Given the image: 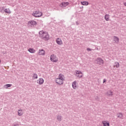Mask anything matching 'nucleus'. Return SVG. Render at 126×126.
<instances>
[{"instance_id": "19", "label": "nucleus", "mask_w": 126, "mask_h": 126, "mask_svg": "<svg viewBox=\"0 0 126 126\" xmlns=\"http://www.w3.org/2000/svg\"><path fill=\"white\" fill-rule=\"evenodd\" d=\"M113 67H116V68H118V67H120V63H119V62H115Z\"/></svg>"}, {"instance_id": "20", "label": "nucleus", "mask_w": 126, "mask_h": 126, "mask_svg": "<svg viewBox=\"0 0 126 126\" xmlns=\"http://www.w3.org/2000/svg\"><path fill=\"white\" fill-rule=\"evenodd\" d=\"M18 116H22V115H23V110L22 109H19L18 110Z\"/></svg>"}, {"instance_id": "13", "label": "nucleus", "mask_w": 126, "mask_h": 126, "mask_svg": "<svg viewBox=\"0 0 126 126\" xmlns=\"http://www.w3.org/2000/svg\"><path fill=\"white\" fill-rule=\"evenodd\" d=\"M56 43L58 44V45H60V46H62V45L63 44V40L60 38H58L56 39Z\"/></svg>"}, {"instance_id": "11", "label": "nucleus", "mask_w": 126, "mask_h": 126, "mask_svg": "<svg viewBox=\"0 0 126 126\" xmlns=\"http://www.w3.org/2000/svg\"><path fill=\"white\" fill-rule=\"evenodd\" d=\"M106 95L108 97H111V96H113V95H114V93L112 91V90H110L107 92Z\"/></svg>"}, {"instance_id": "12", "label": "nucleus", "mask_w": 126, "mask_h": 126, "mask_svg": "<svg viewBox=\"0 0 126 126\" xmlns=\"http://www.w3.org/2000/svg\"><path fill=\"white\" fill-rule=\"evenodd\" d=\"M44 79L40 78L37 80V83L39 85H42V84H44Z\"/></svg>"}, {"instance_id": "5", "label": "nucleus", "mask_w": 126, "mask_h": 126, "mask_svg": "<svg viewBox=\"0 0 126 126\" xmlns=\"http://www.w3.org/2000/svg\"><path fill=\"white\" fill-rule=\"evenodd\" d=\"M95 62L96 63L99 65H103V64H104V60L100 57L97 58L95 60Z\"/></svg>"}, {"instance_id": "28", "label": "nucleus", "mask_w": 126, "mask_h": 126, "mask_svg": "<svg viewBox=\"0 0 126 126\" xmlns=\"http://www.w3.org/2000/svg\"><path fill=\"white\" fill-rule=\"evenodd\" d=\"M106 82V79H103V83H105Z\"/></svg>"}, {"instance_id": "9", "label": "nucleus", "mask_w": 126, "mask_h": 126, "mask_svg": "<svg viewBox=\"0 0 126 126\" xmlns=\"http://www.w3.org/2000/svg\"><path fill=\"white\" fill-rule=\"evenodd\" d=\"M39 56H45L46 55V51L43 49H39L38 51Z\"/></svg>"}, {"instance_id": "22", "label": "nucleus", "mask_w": 126, "mask_h": 126, "mask_svg": "<svg viewBox=\"0 0 126 126\" xmlns=\"http://www.w3.org/2000/svg\"><path fill=\"white\" fill-rule=\"evenodd\" d=\"M81 3L82 5H88V4H89L88 1H81Z\"/></svg>"}, {"instance_id": "23", "label": "nucleus", "mask_w": 126, "mask_h": 126, "mask_svg": "<svg viewBox=\"0 0 126 126\" xmlns=\"http://www.w3.org/2000/svg\"><path fill=\"white\" fill-rule=\"evenodd\" d=\"M57 120L59 122H61L62 121V120H63V118L62 117V116H61V115L57 116Z\"/></svg>"}, {"instance_id": "15", "label": "nucleus", "mask_w": 126, "mask_h": 126, "mask_svg": "<svg viewBox=\"0 0 126 126\" xmlns=\"http://www.w3.org/2000/svg\"><path fill=\"white\" fill-rule=\"evenodd\" d=\"M28 51V52L31 53V54H35V53H36V50H35L33 48H29Z\"/></svg>"}, {"instance_id": "18", "label": "nucleus", "mask_w": 126, "mask_h": 126, "mask_svg": "<svg viewBox=\"0 0 126 126\" xmlns=\"http://www.w3.org/2000/svg\"><path fill=\"white\" fill-rule=\"evenodd\" d=\"M104 19L106 21H110V15L106 14L104 16Z\"/></svg>"}, {"instance_id": "7", "label": "nucleus", "mask_w": 126, "mask_h": 126, "mask_svg": "<svg viewBox=\"0 0 126 126\" xmlns=\"http://www.w3.org/2000/svg\"><path fill=\"white\" fill-rule=\"evenodd\" d=\"M74 74L75 76L78 78H82V76H83V73H82V72L79 70H76Z\"/></svg>"}, {"instance_id": "21", "label": "nucleus", "mask_w": 126, "mask_h": 126, "mask_svg": "<svg viewBox=\"0 0 126 126\" xmlns=\"http://www.w3.org/2000/svg\"><path fill=\"white\" fill-rule=\"evenodd\" d=\"M113 40L115 41V43H119L120 39L118 38V37L114 36Z\"/></svg>"}, {"instance_id": "10", "label": "nucleus", "mask_w": 126, "mask_h": 126, "mask_svg": "<svg viewBox=\"0 0 126 126\" xmlns=\"http://www.w3.org/2000/svg\"><path fill=\"white\" fill-rule=\"evenodd\" d=\"M68 4H69L68 2H63L60 4V6H61V7H65L67 6Z\"/></svg>"}, {"instance_id": "4", "label": "nucleus", "mask_w": 126, "mask_h": 126, "mask_svg": "<svg viewBox=\"0 0 126 126\" xmlns=\"http://www.w3.org/2000/svg\"><path fill=\"white\" fill-rule=\"evenodd\" d=\"M37 25V22L34 20H31L28 22V26L30 28H32V27H34Z\"/></svg>"}, {"instance_id": "27", "label": "nucleus", "mask_w": 126, "mask_h": 126, "mask_svg": "<svg viewBox=\"0 0 126 126\" xmlns=\"http://www.w3.org/2000/svg\"><path fill=\"white\" fill-rule=\"evenodd\" d=\"M123 4L125 6H126V2H124Z\"/></svg>"}, {"instance_id": "26", "label": "nucleus", "mask_w": 126, "mask_h": 126, "mask_svg": "<svg viewBox=\"0 0 126 126\" xmlns=\"http://www.w3.org/2000/svg\"><path fill=\"white\" fill-rule=\"evenodd\" d=\"M92 50L91 49H90V48H87V51H88L89 52H90V51H92Z\"/></svg>"}, {"instance_id": "3", "label": "nucleus", "mask_w": 126, "mask_h": 126, "mask_svg": "<svg viewBox=\"0 0 126 126\" xmlns=\"http://www.w3.org/2000/svg\"><path fill=\"white\" fill-rule=\"evenodd\" d=\"M32 15L33 17H35V18H39L43 15V12L39 10H35L32 12Z\"/></svg>"}, {"instance_id": "29", "label": "nucleus", "mask_w": 126, "mask_h": 126, "mask_svg": "<svg viewBox=\"0 0 126 126\" xmlns=\"http://www.w3.org/2000/svg\"><path fill=\"white\" fill-rule=\"evenodd\" d=\"M13 126H18V124H15Z\"/></svg>"}, {"instance_id": "14", "label": "nucleus", "mask_w": 126, "mask_h": 126, "mask_svg": "<svg viewBox=\"0 0 126 126\" xmlns=\"http://www.w3.org/2000/svg\"><path fill=\"white\" fill-rule=\"evenodd\" d=\"M72 86L73 89H76L77 87H78V85L77 84V82H76V81L73 82L72 83Z\"/></svg>"}, {"instance_id": "17", "label": "nucleus", "mask_w": 126, "mask_h": 126, "mask_svg": "<svg viewBox=\"0 0 126 126\" xmlns=\"http://www.w3.org/2000/svg\"><path fill=\"white\" fill-rule=\"evenodd\" d=\"M117 116L118 119H123L124 118V115L122 113H117Z\"/></svg>"}, {"instance_id": "6", "label": "nucleus", "mask_w": 126, "mask_h": 126, "mask_svg": "<svg viewBox=\"0 0 126 126\" xmlns=\"http://www.w3.org/2000/svg\"><path fill=\"white\" fill-rule=\"evenodd\" d=\"M50 61L52 63H58L59 62V59L57 57V56L52 55L50 56Z\"/></svg>"}, {"instance_id": "25", "label": "nucleus", "mask_w": 126, "mask_h": 126, "mask_svg": "<svg viewBox=\"0 0 126 126\" xmlns=\"http://www.w3.org/2000/svg\"><path fill=\"white\" fill-rule=\"evenodd\" d=\"M11 86H12V85L11 84H6L4 86V87L6 88H8V87H11Z\"/></svg>"}, {"instance_id": "1", "label": "nucleus", "mask_w": 126, "mask_h": 126, "mask_svg": "<svg viewBox=\"0 0 126 126\" xmlns=\"http://www.w3.org/2000/svg\"><path fill=\"white\" fill-rule=\"evenodd\" d=\"M39 36L42 40L44 41H49L50 40V35L47 32L41 31L39 32Z\"/></svg>"}, {"instance_id": "24", "label": "nucleus", "mask_w": 126, "mask_h": 126, "mask_svg": "<svg viewBox=\"0 0 126 126\" xmlns=\"http://www.w3.org/2000/svg\"><path fill=\"white\" fill-rule=\"evenodd\" d=\"M38 78V75L36 73H34L32 75V79H37Z\"/></svg>"}, {"instance_id": "16", "label": "nucleus", "mask_w": 126, "mask_h": 126, "mask_svg": "<svg viewBox=\"0 0 126 126\" xmlns=\"http://www.w3.org/2000/svg\"><path fill=\"white\" fill-rule=\"evenodd\" d=\"M102 124L103 126H110V123L108 121H103Z\"/></svg>"}, {"instance_id": "2", "label": "nucleus", "mask_w": 126, "mask_h": 126, "mask_svg": "<svg viewBox=\"0 0 126 126\" xmlns=\"http://www.w3.org/2000/svg\"><path fill=\"white\" fill-rule=\"evenodd\" d=\"M64 81V75L63 74L59 75L58 78L55 79V82L57 85H63Z\"/></svg>"}, {"instance_id": "8", "label": "nucleus", "mask_w": 126, "mask_h": 126, "mask_svg": "<svg viewBox=\"0 0 126 126\" xmlns=\"http://www.w3.org/2000/svg\"><path fill=\"white\" fill-rule=\"evenodd\" d=\"M0 10L1 12H2V11L4 10V12L8 14H10V13H11V11H10V9H9V8L4 9V7H2L0 8Z\"/></svg>"}]
</instances>
